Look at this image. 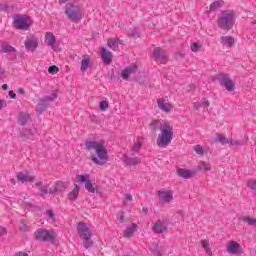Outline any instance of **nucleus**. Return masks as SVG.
Returning a JSON list of instances; mask_svg holds the SVG:
<instances>
[{
	"label": "nucleus",
	"mask_w": 256,
	"mask_h": 256,
	"mask_svg": "<svg viewBox=\"0 0 256 256\" xmlns=\"http://www.w3.org/2000/svg\"><path fill=\"white\" fill-rule=\"evenodd\" d=\"M118 40H115V38H109L108 39V47L112 49V51H117V47H119V44L117 43Z\"/></svg>",
	"instance_id": "nucleus-34"
},
{
	"label": "nucleus",
	"mask_w": 256,
	"mask_h": 256,
	"mask_svg": "<svg viewBox=\"0 0 256 256\" xmlns=\"http://www.w3.org/2000/svg\"><path fill=\"white\" fill-rule=\"evenodd\" d=\"M122 161H123V163H125V165H128L129 167H131V165H139V164H141V158H139V157L131 158V157L127 156V155L123 156Z\"/></svg>",
	"instance_id": "nucleus-21"
},
{
	"label": "nucleus",
	"mask_w": 256,
	"mask_h": 256,
	"mask_svg": "<svg viewBox=\"0 0 256 256\" xmlns=\"http://www.w3.org/2000/svg\"><path fill=\"white\" fill-rule=\"evenodd\" d=\"M67 190V185L62 181H58L55 183L54 188L49 189L50 195H55V193H63V191Z\"/></svg>",
	"instance_id": "nucleus-19"
},
{
	"label": "nucleus",
	"mask_w": 256,
	"mask_h": 256,
	"mask_svg": "<svg viewBox=\"0 0 256 256\" xmlns=\"http://www.w3.org/2000/svg\"><path fill=\"white\" fill-rule=\"evenodd\" d=\"M220 43L228 45V47H233V45H235V38H233V36H222L220 38Z\"/></svg>",
	"instance_id": "nucleus-24"
},
{
	"label": "nucleus",
	"mask_w": 256,
	"mask_h": 256,
	"mask_svg": "<svg viewBox=\"0 0 256 256\" xmlns=\"http://www.w3.org/2000/svg\"><path fill=\"white\" fill-rule=\"evenodd\" d=\"M217 138L215 139L216 143H221V145H227V143H229V139H227V137H225L223 134H216Z\"/></svg>",
	"instance_id": "nucleus-32"
},
{
	"label": "nucleus",
	"mask_w": 256,
	"mask_h": 256,
	"mask_svg": "<svg viewBox=\"0 0 256 256\" xmlns=\"http://www.w3.org/2000/svg\"><path fill=\"white\" fill-rule=\"evenodd\" d=\"M48 73L54 75V73H59V67L52 65L48 68Z\"/></svg>",
	"instance_id": "nucleus-40"
},
{
	"label": "nucleus",
	"mask_w": 256,
	"mask_h": 256,
	"mask_svg": "<svg viewBox=\"0 0 256 256\" xmlns=\"http://www.w3.org/2000/svg\"><path fill=\"white\" fill-rule=\"evenodd\" d=\"M153 55L155 61H160V63H167V59H169V54L164 49H161V47H156L153 50Z\"/></svg>",
	"instance_id": "nucleus-10"
},
{
	"label": "nucleus",
	"mask_w": 256,
	"mask_h": 256,
	"mask_svg": "<svg viewBox=\"0 0 256 256\" xmlns=\"http://www.w3.org/2000/svg\"><path fill=\"white\" fill-rule=\"evenodd\" d=\"M25 48L27 51H35L37 47H39V38L33 36V35H28L26 37V40L24 42Z\"/></svg>",
	"instance_id": "nucleus-11"
},
{
	"label": "nucleus",
	"mask_w": 256,
	"mask_h": 256,
	"mask_svg": "<svg viewBox=\"0 0 256 256\" xmlns=\"http://www.w3.org/2000/svg\"><path fill=\"white\" fill-rule=\"evenodd\" d=\"M10 181H11L12 185L16 184L15 178H12Z\"/></svg>",
	"instance_id": "nucleus-62"
},
{
	"label": "nucleus",
	"mask_w": 256,
	"mask_h": 256,
	"mask_svg": "<svg viewBox=\"0 0 256 256\" xmlns=\"http://www.w3.org/2000/svg\"><path fill=\"white\" fill-rule=\"evenodd\" d=\"M125 197H126L127 201H133V195L126 194Z\"/></svg>",
	"instance_id": "nucleus-55"
},
{
	"label": "nucleus",
	"mask_w": 256,
	"mask_h": 256,
	"mask_svg": "<svg viewBox=\"0 0 256 256\" xmlns=\"http://www.w3.org/2000/svg\"><path fill=\"white\" fill-rule=\"evenodd\" d=\"M225 5V1L216 0L210 4V11H217V9H221Z\"/></svg>",
	"instance_id": "nucleus-28"
},
{
	"label": "nucleus",
	"mask_w": 256,
	"mask_h": 256,
	"mask_svg": "<svg viewBox=\"0 0 256 256\" xmlns=\"http://www.w3.org/2000/svg\"><path fill=\"white\" fill-rule=\"evenodd\" d=\"M31 119V115L25 112H20L18 117V123L19 125H27V121Z\"/></svg>",
	"instance_id": "nucleus-25"
},
{
	"label": "nucleus",
	"mask_w": 256,
	"mask_h": 256,
	"mask_svg": "<svg viewBox=\"0 0 256 256\" xmlns=\"http://www.w3.org/2000/svg\"><path fill=\"white\" fill-rule=\"evenodd\" d=\"M20 231H27V225L25 224V221L22 219L20 220Z\"/></svg>",
	"instance_id": "nucleus-46"
},
{
	"label": "nucleus",
	"mask_w": 256,
	"mask_h": 256,
	"mask_svg": "<svg viewBox=\"0 0 256 256\" xmlns=\"http://www.w3.org/2000/svg\"><path fill=\"white\" fill-rule=\"evenodd\" d=\"M93 149L94 151H96L97 156H95V154H92L90 156L91 161H93V163H95L96 165H105V163H107V161L109 160V153L107 152V149L105 148L103 143L86 140L85 150L91 152L93 151Z\"/></svg>",
	"instance_id": "nucleus-1"
},
{
	"label": "nucleus",
	"mask_w": 256,
	"mask_h": 256,
	"mask_svg": "<svg viewBox=\"0 0 256 256\" xmlns=\"http://www.w3.org/2000/svg\"><path fill=\"white\" fill-rule=\"evenodd\" d=\"M7 10V4H0V11H6Z\"/></svg>",
	"instance_id": "nucleus-53"
},
{
	"label": "nucleus",
	"mask_w": 256,
	"mask_h": 256,
	"mask_svg": "<svg viewBox=\"0 0 256 256\" xmlns=\"http://www.w3.org/2000/svg\"><path fill=\"white\" fill-rule=\"evenodd\" d=\"M15 256H29V254H27V252H17L16 254H15Z\"/></svg>",
	"instance_id": "nucleus-52"
},
{
	"label": "nucleus",
	"mask_w": 256,
	"mask_h": 256,
	"mask_svg": "<svg viewBox=\"0 0 256 256\" xmlns=\"http://www.w3.org/2000/svg\"><path fill=\"white\" fill-rule=\"evenodd\" d=\"M125 221V212H121L119 216V223H123Z\"/></svg>",
	"instance_id": "nucleus-51"
},
{
	"label": "nucleus",
	"mask_w": 256,
	"mask_h": 256,
	"mask_svg": "<svg viewBox=\"0 0 256 256\" xmlns=\"http://www.w3.org/2000/svg\"><path fill=\"white\" fill-rule=\"evenodd\" d=\"M79 191V185L75 184L74 189L68 194V199H70V201L77 200V197H79Z\"/></svg>",
	"instance_id": "nucleus-27"
},
{
	"label": "nucleus",
	"mask_w": 256,
	"mask_h": 256,
	"mask_svg": "<svg viewBox=\"0 0 256 256\" xmlns=\"http://www.w3.org/2000/svg\"><path fill=\"white\" fill-rule=\"evenodd\" d=\"M58 95L56 92L52 93V96H46L44 98H41L39 100V103L36 107V111L37 113H39V115H41L42 113H45V111H47V103L51 102V101H55V99H57Z\"/></svg>",
	"instance_id": "nucleus-9"
},
{
	"label": "nucleus",
	"mask_w": 256,
	"mask_h": 256,
	"mask_svg": "<svg viewBox=\"0 0 256 256\" xmlns=\"http://www.w3.org/2000/svg\"><path fill=\"white\" fill-rule=\"evenodd\" d=\"M34 239H36V241L49 242L55 239V234L50 233L47 229L38 228L34 232Z\"/></svg>",
	"instance_id": "nucleus-8"
},
{
	"label": "nucleus",
	"mask_w": 256,
	"mask_h": 256,
	"mask_svg": "<svg viewBox=\"0 0 256 256\" xmlns=\"http://www.w3.org/2000/svg\"><path fill=\"white\" fill-rule=\"evenodd\" d=\"M177 214L182 216V221H185V217L183 216L185 215V213L183 212V210L177 211Z\"/></svg>",
	"instance_id": "nucleus-54"
},
{
	"label": "nucleus",
	"mask_w": 256,
	"mask_h": 256,
	"mask_svg": "<svg viewBox=\"0 0 256 256\" xmlns=\"http://www.w3.org/2000/svg\"><path fill=\"white\" fill-rule=\"evenodd\" d=\"M3 75H5V70L0 71V79H3Z\"/></svg>",
	"instance_id": "nucleus-60"
},
{
	"label": "nucleus",
	"mask_w": 256,
	"mask_h": 256,
	"mask_svg": "<svg viewBox=\"0 0 256 256\" xmlns=\"http://www.w3.org/2000/svg\"><path fill=\"white\" fill-rule=\"evenodd\" d=\"M135 229H137V224L133 223L132 227H128L125 229L124 231V237H131L133 235V233H135Z\"/></svg>",
	"instance_id": "nucleus-31"
},
{
	"label": "nucleus",
	"mask_w": 256,
	"mask_h": 256,
	"mask_svg": "<svg viewBox=\"0 0 256 256\" xmlns=\"http://www.w3.org/2000/svg\"><path fill=\"white\" fill-rule=\"evenodd\" d=\"M18 93H19L20 95H25V89L19 88V89H18Z\"/></svg>",
	"instance_id": "nucleus-57"
},
{
	"label": "nucleus",
	"mask_w": 256,
	"mask_h": 256,
	"mask_svg": "<svg viewBox=\"0 0 256 256\" xmlns=\"http://www.w3.org/2000/svg\"><path fill=\"white\" fill-rule=\"evenodd\" d=\"M156 143L158 147H167L173 141V126L169 122L163 124V128L160 130Z\"/></svg>",
	"instance_id": "nucleus-4"
},
{
	"label": "nucleus",
	"mask_w": 256,
	"mask_h": 256,
	"mask_svg": "<svg viewBox=\"0 0 256 256\" xmlns=\"http://www.w3.org/2000/svg\"><path fill=\"white\" fill-rule=\"evenodd\" d=\"M251 23L252 25H256V20L252 21Z\"/></svg>",
	"instance_id": "nucleus-63"
},
{
	"label": "nucleus",
	"mask_w": 256,
	"mask_h": 256,
	"mask_svg": "<svg viewBox=\"0 0 256 256\" xmlns=\"http://www.w3.org/2000/svg\"><path fill=\"white\" fill-rule=\"evenodd\" d=\"M192 105L196 111H199V109H201V107H202L201 103H199V102H194V103H192Z\"/></svg>",
	"instance_id": "nucleus-47"
},
{
	"label": "nucleus",
	"mask_w": 256,
	"mask_h": 256,
	"mask_svg": "<svg viewBox=\"0 0 256 256\" xmlns=\"http://www.w3.org/2000/svg\"><path fill=\"white\" fill-rule=\"evenodd\" d=\"M142 211L144 215H147V213H149V209H147V207L142 208Z\"/></svg>",
	"instance_id": "nucleus-58"
},
{
	"label": "nucleus",
	"mask_w": 256,
	"mask_h": 256,
	"mask_svg": "<svg viewBox=\"0 0 256 256\" xmlns=\"http://www.w3.org/2000/svg\"><path fill=\"white\" fill-rule=\"evenodd\" d=\"M3 235H7V229L3 226H0V237H3Z\"/></svg>",
	"instance_id": "nucleus-48"
},
{
	"label": "nucleus",
	"mask_w": 256,
	"mask_h": 256,
	"mask_svg": "<svg viewBox=\"0 0 256 256\" xmlns=\"http://www.w3.org/2000/svg\"><path fill=\"white\" fill-rule=\"evenodd\" d=\"M76 179L79 183H85V189L88 193L99 191V186H95V183L93 184V182H91V176L89 174L77 175Z\"/></svg>",
	"instance_id": "nucleus-7"
},
{
	"label": "nucleus",
	"mask_w": 256,
	"mask_h": 256,
	"mask_svg": "<svg viewBox=\"0 0 256 256\" xmlns=\"http://www.w3.org/2000/svg\"><path fill=\"white\" fill-rule=\"evenodd\" d=\"M216 79L221 87H224L226 91H233L235 89V82L231 79L229 74L220 73L216 75Z\"/></svg>",
	"instance_id": "nucleus-6"
},
{
	"label": "nucleus",
	"mask_w": 256,
	"mask_h": 256,
	"mask_svg": "<svg viewBox=\"0 0 256 256\" xmlns=\"http://www.w3.org/2000/svg\"><path fill=\"white\" fill-rule=\"evenodd\" d=\"M141 149V142H137L136 144H134V146L132 147V151L133 153H138V151Z\"/></svg>",
	"instance_id": "nucleus-43"
},
{
	"label": "nucleus",
	"mask_w": 256,
	"mask_h": 256,
	"mask_svg": "<svg viewBox=\"0 0 256 256\" xmlns=\"http://www.w3.org/2000/svg\"><path fill=\"white\" fill-rule=\"evenodd\" d=\"M2 89L3 91H7V89H9V86L7 84H3Z\"/></svg>",
	"instance_id": "nucleus-59"
},
{
	"label": "nucleus",
	"mask_w": 256,
	"mask_h": 256,
	"mask_svg": "<svg viewBox=\"0 0 256 256\" xmlns=\"http://www.w3.org/2000/svg\"><path fill=\"white\" fill-rule=\"evenodd\" d=\"M243 251V247H241L240 243H237L235 241H230L227 246V252L231 255H237Z\"/></svg>",
	"instance_id": "nucleus-14"
},
{
	"label": "nucleus",
	"mask_w": 256,
	"mask_h": 256,
	"mask_svg": "<svg viewBox=\"0 0 256 256\" xmlns=\"http://www.w3.org/2000/svg\"><path fill=\"white\" fill-rule=\"evenodd\" d=\"M16 178L20 183H33L35 181V176H31L29 172H18Z\"/></svg>",
	"instance_id": "nucleus-13"
},
{
	"label": "nucleus",
	"mask_w": 256,
	"mask_h": 256,
	"mask_svg": "<svg viewBox=\"0 0 256 256\" xmlns=\"http://www.w3.org/2000/svg\"><path fill=\"white\" fill-rule=\"evenodd\" d=\"M99 109L100 111H107V109H109V102L105 100L101 101L99 104Z\"/></svg>",
	"instance_id": "nucleus-37"
},
{
	"label": "nucleus",
	"mask_w": 256,
	"mask_h": 256,
	"mask_svg": "<svg viewBox=\"0 0 256 256\" xmlns=\"http://www.w3.org/2000/svg\"><path fill=\"white\" fill-rule=\"evenodd\" d=\"M202 107H209L210 103H209V99L207 98H203V101H202Z\"/></svg>",
	"instance_id": "nucleus-49"
},
{
	"label": "nucleus",
	"mask_w": 256,
	"mask_h": 256,
	"mask_svg": "<svg viewBox=\"0 0 256 256\" xmlns=\"http://www.w3.org/2000/svg\"><path fill=\"white\" fill-rule=\"evenodd\" d=\"M163 128V124H161V120L159 119H155V120H152L151 123H150V129L151 131H157V129L159 131H161Z\"/></svg>",
	"instance_id": "nucleus-26"
},
{
	"label": "nucleus",
	"mask_w": 256,
	"mask_h": 256,
	"mask_svg": "<svg viewBox=\"0 0 256 256\" xmlns=\"http://www.w3.org/2000/svg\"><path fill=\"white\" fill-rule=\"evenodd\" d=\"M197 168L199 169V171H211V164L205 161H200Z\"/></svg>",
	"instance_id": "nucleus-30"
},
{
	"label": "nucleus",
	"mask_w": 256,
	"mask_h": 256,
	"mask_svg": "<svg viewBox=\"0 0 256 256\" xmlns=\"http://www.w3.org/2000/svg\"><path fill=\"white\" fill-rule=\"evenodd\" d=\"M201 244L207 255H213L211 248H209V240H201Z\"/></svg>",
	"instance_id": "nucleus-35"
},
{
	"label": "nucleus",
	"mask_w": 256,
	"mask_h": 256,
	"mask_svg": "<svg viewBox=\"0 0 256 256\" xmlns=\"http://www.w3.org/2000/svg\"><path fill=\"white\" fill-rule=\"evenodd\" d=\"M89 63H91V58H89V56H84L80 66L81 71H85L86 69H89Z\"/></svg>",
	"instance_id": "nucleus-29"
},
{
	"label": "nucleus",
	"mask_w": 256,
	"mask_h": 256,
	"mask_svg": "<svg viewBox=\"0 0 256 256\" xmlns=\"http://www.w3.org/2000/svg\"><path fill=\"white\" fill-rule=\"evenodd\" d=\"M152 230L154 231V233L156 234H161V233H165V231H167V226L163 225L161 220H158L153 226H152Z\"/></svg>",
	"instance_id": "nucleus-23"
},
{
	"label": "nucleus",
	"mask_w": 256,
	"mask_h": 256,
	"mask_svg": "<svg viewBox=\"0 0 256 256\" xmlns=\"http://www.w3.org/2000/svg\"><path fill=\"white\" fill-rule=\"evenodd\" d=\"M175 59L179 60V59H184L185 58V54H183V52L179 51L175 54Z\"/></svg>",
	"instance_id": "nucleus-45"
},
{
	"label": "nucleus",
	"mask_w": 256,
	"mask_h": 256,
	"mask_svg": "<svg viewBox=\"0 0 256 256\" xmlns=\"http://www.w3.org/2000/svg\"><path fill=\"white\" fill-rule=\"evenodd\" d=\"M77 231L80 239L83 241L85 249H91V247L95 245V242L91 239L93 237L91 229H89L85 223L79 222L77 225Z\"/></svg>",
	"instance_id": "nucleus-3"
},
{
	"label": "nucleus",
	"mask_w": 256,
	"mask_h": 256,
	"mask_svg": "<svg viewBox=\"0 0 256 256\" xmlns=\"http://www.w3.org/2000/svg\"><path fill=\"white\" fill-rule=\"evenodd\" d=\"M100 56L104 62V65H111L113 62V53L107 51V49L103 47L100 49Z\"/></svg>",
	"instance_id": "nucleus-15"
},
{
	"label": "nucleus",
	"mask_w": 256,
	"mask_h": 256,
	"mask_svg": "<svg viewBox=\"0 0 256 256\" xmlns=\"http://www.w3.org/2000/svg\"><path fill=\"white\" fill-rule=\"evenodd\" d=\"M35 187H38L41 193H45V195L49 194V186L43 185V182H36Z\"/></svg>",
	"instance_id": "nucleus-33"
},
{
	"label": "nucleus",
	"mask_w": 256,
	"mask_h": 256,
	"mask_svg": "<svg viewBox=\"0 0 256 256\" xmlns=\"http://www.w3.org/2000/svg\"><path fill=\"white\" fill-rule=\"evenodd\" d=\"M65 15L72 23H79L83 19V10L79 5L67 3L65 6Z\"/></svg>",
	"instance_id": "nucleus-5"
},
{
	"label": "nucleus",
	"mask_w": 256,
	"mask_h": 256,
	"mask_svg": "<svg viewBox=\"0 0 256 256\" xmlns=\"http://www.w3.org/2000/svg\"><path fill=\"white\" fill-rule=\"evenodd\" d=\"M8 95L11 99H15L17 97V94L13 90H10L8 92Z\"/></svg>",
	"instance_id": "nucleus-50"
},
{
	"label": "nucleus",
	"mask_w": 256,
	"mask_h": 256,
	"mask_svg": "<svg viewBox=\"0 0 256 256\" xmlns=\"http://www.w3.org/2000/svg\"><path fill=\"white\" fill-rule=\"evenodd\" d=\"M176 173L178 177H182V179H191L195 177L196 172L193 170H188L185 168H177Z\"/></svg>",
	"instance_id": "nucleus-17"
},
{
	"label": "nucleus",
	"mask_w": 256,
	"mask_h": 256,
	"mask_svg": "<svg viewBox=\"0 0 256 256\" xmlns=\"http://www.w3.org/2000/svg\"><path fill=\"white\" fill-rule=\"evenodd\" d=\"M115 41H117L118 45H123V40L119 39V38H114Z\"/></svg>",
	"instance_id": "nucleus-56"
},
{
	"label": "nucleus",
	"mask_w": 256,
	"mask_h": 256,
	"mask_svg": "<svg viewBox=\"0 0 256 256\" xmlns=\"http://www.w3.org/2000/svg\"><path fill=\"white\" fill-rule=\"evenodd\" d=\"M45 37L47 45H49V47H52L53 51H57V47H55V43H57L55 35L51 32H47Z\"/></svg>",
	"instance_id": "nucleus-22"
},
{
	"label": "nucleus",
	"mask_w": 256,
	"mask_h": 256,
	"mask_svg": "<svg viewBox=\"0 0 256 256\" xmlns=\"http://www.w3.org/2000/svg\"><path fill=\"white\" fill-rule=\"evenodd\" d=\"M194 151H195V153H197V155H204L205 154V151L203 150L202 145L194 146Z\"/></svg>",
	"instance_id": "nucleus-38"
},
{
	"label": "nucleus",
	"mask_w": 256,
	"mask_h": 256,
	"mask_svg": "<svg viewBox=\"0 0 256 256\" xmlns=\"http://www.w3.org/2000/svg\"><path fill=\"white\" fill-rule=\"evenodd\" d=\"M3 103H4V101L0 100V110L3 109Z\"/></svg>",
	"instance_id": "nucleus-61"
},
{
	"label": "nucleus",
	"mask_w": 256,
	"mask_h": 256,
	"mask_svg": "<svg viewBox=\"0 0 256 256\" xmlns=\"http://www.w3.org/2000/svg\"><path fill=\"white\" fill-rule=\"evenodd\" d=\"M13 51H15V48L11 45H3L2 46L3 53H13Z\"/></svg>",
	"instance_id": "nucleus-36"
},
{
	"label": "nucleus",
	"mask_w": 256,
	"mask_h": 256,
	"mask_svg": "<svg viewBox=\"0 0 256 256\" xmlns=\"http://www.w3.org/2000/svg\"><path fill=\"white\" fill-rule=\"evenodd\" d=\"M218 27L224 31H231L235 25V11L224 10L221 12L217 20Z\"/></svg>",
	"instance_id": "nucleus-2"
},
{
	"label": "nucleus",
	"mask_w": 256,
	"mask_h": 256,
	"mask_svg": "<svg viewBox=\"0 0 256 256\" xmlns=\"http://www.w3.org/2000/svg\"><path fill=\"white\" fill-rule=\"evenodd\" d=\"M199 49H201V46H199V44L197 43H192L191 45V51H193V53H197V51H199Z\"/></svg>",
	"instance_id": "nucleus-42"
},
{
	"label": "nucleus",
	"mask_w": 256,
	"mask_h": 256,
	"mask_svg": "<svg viewBox=\"0 0 256 256\" xmlns=\"http://www.w3.org/2000/svg\"><path fill=\"white\" fill-rule=\"evenodd\" d=\"M229 144L232 145V146H235V145L236 146H241V145H243V141L230 139Z\"/></svg>",
	"instance_id": "nucleus-41"
},
{
	"label": "nucleus",
	"mask_w": 256,
	"mask_h": 256,
	"mask_svg": "<svg viewBox=\"0 0 256 256\" xmlns=\"http://www.w3.org/2000/svg\"><path fill=\"white\" fill-rule=\"evenodd\" d=\"M157 195L161 203H171L173 201V193L171 191H158Z\"/></svg>",
	"instance_id": "nucleus-18"
},
{
	"label": "nucleus",
	"mask_w": 256,
	"mask_h": 256,
	"mask_svg": "<svg viewBox=\"0 0 256 256\" xmlns=\"http://www.w3.org/2000/svg\"><path fill=\"white\" fill-rule=\"evenodd\" d=\"M157 105L158 109H160V111H164V113H171V111H173V105H171V103L165 102V99L163 98L157 99Z\"/></svg>",
	"instance_id": "nucleus-16"
},
{
	"label": "nucleus",
	"mask_w": 256,
	"mask_h": 256,
	"mask_svg": "<svg viewBox=\"0 0 256 256\" xmlns=\"http://www.w3.org/2000/svg\"><path fill=\"white\" fill-rule=\"evenodd\" d=\"M14 27L15 29H29L31 27V23H29V20L27 17H18L14 19Z\"/></svg>",
	"instance_id": "nucleus-12"
},
{
	"label": "nucleus",
	"mask_w": 256,
	"mask_h": 256,
	"mask_svg": "<svg viewBox=\"0 0 256 256\" xmlns=\"http://www.w3.org/2000/svg\"><path fill=\"white\" fill-rule=\"evenodd\" d=\"M135 73H137V65L132 64L122 71V79L127 81L129 77Z\"/></svg>",
	"instance_id": "nucleus-20"
},
{
	"label": "nucleus",
	"mask_w": 256,
	"mask_h": 256,
	"mask_svg": "<svg viewBox=\"0 0 256 256\" xmlns=\"http://www.w3.org/2000/svg\"><path fill=\"white\" fill-rule=\"evenodd\" d=\"M129 36L133 37L134 39H138V37H139V30L137 28H134V29L130 30Z\"/></svg>",
	"instance_id": "nucleus-39"
},
{
	"label": "nucleus",
	"mask_w": 256,
	"mask_h": 256,
	"mask_svg": "<svg viewBox=\"0 0 256 256\" xmlns=\"http://www.w3.org/2000/svg\"><path fill=\"white\" fill-rule=\"evenodd\" d=\"M46 215H48L49 219L52 221H55V213H53V210L49 209L46 211Z\"/></svg>",
	"instance_id": "nucleus-44"
}]
</instances>
